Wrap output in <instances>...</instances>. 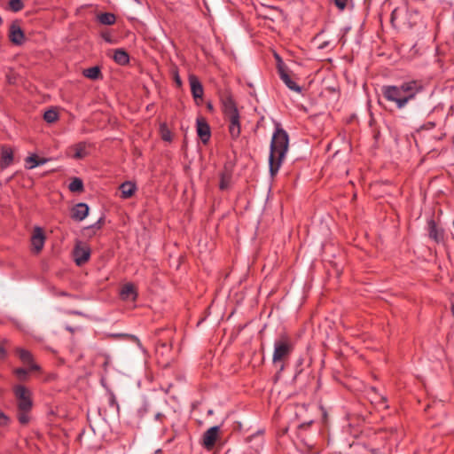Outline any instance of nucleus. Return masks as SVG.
Masks as SVG:
<instances>
[{
  "label": "nucleus",
  "instance_id": "a18cd8bd",
  "mask_svg": "<svg viewBox=\"0 0 454 454\" xmlns=\"http://www.w3.org/2000/svg\"><path fill=\"white\" fill-rule=\"evenodd\" d=\"M452 38H453V42H454V32H453V35H452Z\"/></svg>",
  "mask_w": 454,
  "mask_h": 454
},
{
  "label": "nucleus",
  "instance_id": "c85d7f7f",
  "mask_svg": "<svg viewBox=\"0 0 454 454\" xmlns=\"http://www.w3.org/2000/svg\"><path fill=\"white\" fill-rule=\"evenodd\" d=\"M29 412L30 411H19L17 418H18L19 422L21 425H27L29 422V420H30V417L28 415Z\"/></svg>",
  "mask_w": 454,
  "mask_h": 454
},
{
  "label": "nucleus",
  "instance_id": "7ed1b4c3",
  "mask_svg": "<svg viewBox=\"0 0 454 454\" xmlns=\"http://www.w3.org/2000/svg\"><path fill=\"white\" fill-rule=\"evenodd\" d=\"M220 101L224 119L229 122V133L232 139H237L241 133L240 114L237 104L229 90L221 93Z\"/></svg>",
  "mask_w": 454,
  "mask_h": 454
},
{
  "label": "nucleus",
  "instance_id": "9b49d317",
  "mask_svg": "<svg viewBox=\"0 0 454 454\" xmlns=\"http://www.w3.org/2000/svg\"><path fill=\"white\" fill-rule=\"evenodd\" d=\"M45 242V235L43 233V230L36 226L34 229L32 237H31V245L33 247V250L38 254L42 251Z\"/></svg>",
  "mask_w": 454,
  "mask_h": 454
},
{
  "label": "nucleus",
  "instance_id": "423d86ee",
  "mask_svg": "<svg viewBox=\"0 0 454 454\" xmlns=\"http://www.w3.org/2000/svg\"><path fill=\"white\" fill-rule=\"evenodd\" d=\"M276 58L278 60V72L280 79L286 85V87L289 88L291 90L301 93V87L299 86L298 84H296V82L291 79V77L287 72L286 67H285L281 59L278 57V55H276Z\"/></svg>",
  "mask_w": 454,
  "mask_h": 454
},
{
  "label": "nucleus",
  "instance_id": "4be33fe9",
  "mask_svg": "<svg viewBox=\"0 0 454 454\" xmlns=\"http://www.w3.org/2000/svg\"><path fill=\"white\" fill-rule=\"evenodd\" d=\"M83 75L91 80H98L101 77V70L98 66L84 69L82 72Z\"/></svg>",
  "mask_w": 454,
  "mask_h": 454
},
{
  "label": "nucleus",
  "instance_id": "bb28decb",
  "mask_svg": "<svg viewBox=\"0 0 454 454\" xmlns=\"http://www.w3.org/2000/svg\"><path fill=\"white\" fill-rule=\"evenodd\" d=\"M43 119L48 123H53L59 119V114L54 109H49L44 113Z\"/></svg>",
  "mask_w": 454,
  "mask_h": 454
},
{
  "label": "nucleus",
  "instance_id": "a19ab883",
  "mask_svg": "<svg viewBox=\"0 0 454 454\" xmlns=\"http://www.w3.org/2000/svg\"><path fill=\"white\" fill-rule=\"evenodd\" d=\"M162 138H163L164 140H170V136H169V135H165V134H164V135L162 136Z\"/></svg>",
  "mask_w": 454,
  "mask_h": 454
},
{
  "label": "nucleus",
  "instance_id": "6e6552de",
  "mask_svg": "<svg viewBox=\"0 0 454 454\" xmlns=\"http://www.w3.org/2000/svg\"><path fill=\"white\" fill-rule=\"evenodd\" d=\"M74 262L81 266L89 261L90 257V248L86 245L77 243L73 251Z\"/></svg>",
  "mask_w": 454,
  "mask_h": 454
},
{
  "label": "nucleus",
  "instance_id": "dca6fc26",
  "mask_svg": "<svg viewBox=\"0 0 454 454\" xmlns=\"http://www.w3.org/2000/svg\"><path fill=\"white\" fill-rule=\"evenodd\" d=\"M121 298L124 301H136L137 293L135 286L131 283L125 284L120 291Z\"/></svg>",
  "mask_w": 454,
  "mask_h": 454
},
{
  "label": "nucleus",
  "instance_id": "79ce46f5",
  "mask_svg": "<svg viewBox=\"0 0 454 454\" xmlns=\"http://www.w3.org/2000/svg\"><path fill=\"white\" fill-rule=\"evenodd\" d=\"M371 454H378V451L374 449L371 450Z\"/></svg>",
  "mask_w": 454,
  "mask_h": 454
},
{
  "label": "nucleus",
  "instance_id": "4c0bfd02",
  "mask_svg": "<svg viewBox=\"0 0 454 454\" xmlns=\"http://www.w3.org/2000/svg\"><path fill=\"white\" fill-rule=\"evenodd\" d=\"M58 295H59V296H67V297H71L72 296L70 294H68L67 292H63V291L58 293Z\"/></svg>",
  "mask_w": 454,
  "mask_h": 454
},
{
  "label": "nucleus",
  "instance_id": "f704fd0d",
  "mask_svg": "<svg viewBox=\"0 0 454 454\" xmlns=\"http://www.w3.org/2000/svg\"><path fill=\"white\" fill-rule=\"evenodd\" d=\"M109 403H110L111 406L117 405V402H116L115 396L113 394L110 396Z\"/></svg>",
  "mask_w": 454,
  "mask_h": 454
},
{
  "label": "nucleus",
  "instance_id": "473e14b6",
  "mask_svg": "<svg viewBox=\"0 0 454 454\" xmlns=\"http://www.w3.org/2000/svg\"><path fill=\"white\" fill-rule=\"evenodd\" d=\"M6 357V351L4 347L0 346V360H4Z\"/></svg>",
  "mask_w": 454,
  "mask_h": 454
},
{
  "label": "nucleus",
  "instance_id": "ddd939ff",
  "mask_svg": "<svg viewBox=\"0 0 454 454\" xmlns=\"http://www.w3.org/2000/svg\"><path fill=\"white\" fill-rule=\"evenodd\" d=\"M16 354L24 364L29 366V371H40V366L34 363L33 356L28 350L18 348Z\"/></svg>",
  "mask_w": 454,
  "mask_h": 454
},
{
  "label": "nucleus",
  "instance_id": "f03ea898",
  "mask_svg": "<svg viewBox=\"0 0 454 454\" xmlns=\"http://www.w3.org/2000/svg\"><path fill=\"white\" fill-rule=\"evenodd\" d=\"M288 134L278 123L276 125L270 146L269 165L270 173L272 176H274L278 172L288 151Z\"/></svg>",
  "mask_w": 454,
  "mask_h": 454
},
{
  "label": "nucleus",
  "instance_id": "2f4dec72",
  "mask_svg": "<svg viewBox=\"0 0 454 454\" xmlns=\"http://www.w3.org/2000/svg\"><path fill=\"white\" fill-rule=\"evenodd\" d=\"M8 422L9 418L4 412H0V426H6Z\"/></svg>",
  "mask_w": 454,
  "mask_h": 454
},
{
  "label": "nucleus",
  "instance_id": "aec40b11",
  "mask_svg": "<svg viewBox=\"0 0 454 454\" xmlns=\"http://www.w3.org/2000/svg\"><path fill=\"white\" fill-rule=\"evenodd\" d=\"M98 20L103 25L111 26L116 22V16L112 12H103L98 15Z\"/></svg>",
  "mask_w": 454,
  "mask_h": 454
},
{
  "label": "nucleus",
  "instance_id": "b1692460",
  "mask_svg": "<svg viewBox=\"0 0 454 454\" xmlns=\"http://www.w3.org/2000/svg\"><path fill=\"white\" fill-rule=\"evenodd\" d=\"M1 159H2V166L7 167L9 166L13 160V153L11 149L8 148H3L1 153Z\"/></svg>",
  "mask_w": 454,
  "mask_h": 454
},
{
  "label": "nucleus",
  "instance_id": "9d476101",
  "mask_svg": "<svg viewBox=\"0 0 454 454\" xmlns=\"http://www.w3.org/2000/svg\"><path fill=\"white\" fill-rule=\"evenodd\" d=\"M9 39L15 45H21L25 42V35L17 20L13 21L9 29Z\"/></svg>",
  "mask_w": 454,
  "mask_h": 454
},
{
  "label": "nucleus",
  "instance_id": "1a4fd4ad",
  "mask_svg": "<svg viewBox=\"0 0 454 454\" xmlns=\"http://www.w3.org/2000/svg\"><path fill=\"white\" fill-rule=\"evenodd\" d=\"M189 83L191 87V92L197 105H200V101L202 100L204 95V89L202 83L199 78L194 74L189 75Z\"/></svg>",
  "mask_w": 454,
  "mask_h": 454
},
{
  "label": "nucleus",
  "instance_id": "49530a36",
  "mask_svg": "<svg viewBox=\"0 0 454 454\" xmlns=\"http://www.w3.org/2000/svg\"><path fill=\"white\" fill-rule=\"evenodd\" d=\"M136 2H139L138 0H135Z\"/></svg>",
  "mask_w": 454,
  "mask_h": 454
},
{
  "label": "nucleus",
  "instance_id": "f8f14e48",
  "mask_svg": "<svg viewBox=\"0 0 454 454\" xmlns=\"http://www.w3.org/2000/svg\"><path fill=\"white\" fill-rule=\"evenodd\" d=\"M197 134L203 144H207L211 137L210 127L206 120L202 117L197 118Z\"/></svg>",
  "mask_w": 454,
  "mask_h": 454
},
{
  "label": "nucleus",
  "instance_id": "2eb2a0df",
  "mask_svg": "<svg viewBox=\"0 0 454 454\" xmlns=\"http://www.w3.org/2000/svg\"><path fill=\"white\" fill-rule=\"evenodd\" d=\"M89 206L86 203H78L71 210V217L75 221H82L89 215Z\"/></svg>",
  "mask_w": 454,
  "mask_h": 454
},
{
  "label": "nucleus",
  "instance_id": "0eeeda50",
  "mask_svg": "<svg viewBox=\"0 0 454 454\" xmlns=\"http://www.w3.org/2000/svg\"><path fill=\"white\" fill-rule=\"evenodd\" d=\"M220 427L214 426L208 428L202 435L201 444L207 450H211L215 445L216 441L219 438Z\"/></svg>",
  "mask_w": 454,
  "mask_h": 454
},
{
  "label": "nucleus",
  "instance_id": "72a5a7b5",
  "mask_svg": "<svg viewBox=\"0 0 454 454\" xmlns=\"http://www.w3.org/2000/svg\"><path fill=\"white\" fill-rule=\"evenodd\" d=\"M68 315H77V316H84V314L78 310H69L67 312Z\"/></svg>",
  "mask_w": 454,
  "mask_h": 454
},
{
  "label": "nucleus",
  "instance_id": "c756f323",
  "mask_svg": "<svg viewBox=\"0 0 454 454\" xmlns=\"http://www.w3.org/2000/svg\"><path fill=\"white\" fill-rule=\"evenodd\" d=\"M103 223H104V218L100 217L95 223L88 226L86 229L87 230H90V229H98V230H99L103 226Z\"/></svg>",
  "mask_w": 454,
  "mask_h": 454
},
{
  "label": "nucleus",
  "instance_id": "e433bc0d",
  "mask_svg": "<svg viewBox=\"0 0 454 454\" xmlns=\"http://www.w3.org/2000/svg\"><path fill=\"white\" fill-rule=\"evenodd\" d=\"M175 82H176V83L177 84L178 87H180L182 85V81H181V78L179 77L178 74L176 75Z\"/></svg>",
  "mask_w": 454,
  "mask_h": 454
},
{
  "label": "nucleus",
  "instance_id": "58836bf2",
  "mask_svg": "<svg viewBox=\"0 0 454 454\" xmlns=\"http://www.w3.org/2000/svg\"><path fill=\"white\" fill-rule=\"evenodd\" d=\"M66 330L68 331L71 333H74V331H75V329L74 327L70 326V325H67L66 326Z\"/></svg>",
  "mask_w": 454,
  "mask_h": 454
},
{
  "label": "nucleus",
  "instance_id": "a878e982",
  "mask_svg": "<svg viewBox=\"0 0 454 454\" xmlns=\"http://www.w3.org/2000/svg\"><path fill=\"white\" fill-rule=\"evenodd\" d=\"M32 371H29V367L27 369L25 368H16L13 370L14 375L20 381H27L28 379V373Z\"/></svg>",
  "mask_w": 454,
  "mask_h": 454
},
{
  "label": "nucleus",
  "instance_id": "37998d69",
  "mask_svg": "<svg viewBox=\"0 0 454 454\" xmlns=\"http://www.w3.org/2000/svg\"><path fill=\"white\" fill-rule=\"evenodd\" d=\"M207 108H208V109H210V110H212V109H213V106L211 105V103H208V104H207Z\"/></svg>",
  "mask_w": 454,
  "mask_h": 454
},
{
  "label": "nucleus",
  "instance_id": "4468645a",
  "mask_svg": "<svg viewBox=\"0 0 454 454\" xmlns=\"http://www.w3.org/2000/svg\"><path fill=\"white\" fill-rule=\"evenodd\" d=\"M427 226L429 238L436 243L442 242L444 237L443 230L437 226L434 219H430L427 222Z\"/></svg>",
  "mask_w": 454,
  "mask_h": 454
},
{
  "label": "nucleus",
  "instance_id": "ea45409f",
  "mask_svg": "<svg viewBox=\"0 0 454 454\" xmlns=\"http://www.w3.org/2000/svg\"><path fill=\"white\" fill-rule=\"evenodd\" d=\"M328 44H329V43H328V42H324L323 43H321V44L319 45V47H318V48H319V49H325V48H326V47L328 46Z\"/></svg>",
  "mask_w": 454,
  "mask_h": 454
},
{
  "label": "nucleus",
  "instance_id": "7c9ffc66",
  "mask_svg": "<svg viewBox=\"0 0 454 454\" xmlns=\"http://www.w3.org/2000/svg\"><path fill=\"white\" fill-rule=\"evenodd\" d=\"M334 1V4L340 10V11H343L347 4H348V0H333Z\"/></svg>",
  "mask_w": 454,
  "mask_h": 454
},
{
  "label": "nucleus",
  "instance_id": "39448f33",
  "mask_svg": "<svg viewBox=\"0 0 454 454\" xmlns=\"http://www.w3.org/2000/svg\"><path fill=\"white\" fill-rule=\"evenodd\" d=\"M13 395L17 400L19 411H30L33 407L32 392L23 385H15L12 387Z\"/></svg>",
  "mask_w": 454,
  "mask_h": 454
},
{
  "label": "nucleus",
  "instance_id": "393cba45",
  "mask_svg": "<svg viewBox=\"0 0 454 454\" xmlns=\"http://www.w3.org/2000/svg\"><path fill=\"white\" fill-rule=\"evenodd\" d=\"M68 188L73 192H81L83 191V183L81 178L74 177L69 184Z\"/></svg>",
  "mask_w": 454,
  "mask_h": 454
},
{
  "label": "nucleus",
  "instance_id": "cd10ccee",
  "mask_svg": "<svg viewBox=\"0 0 454 454\" xmlns=\"http://www.w3.org/2000/svg\"><path fill=\"white\" fill-rule=\"evenodd\" d=\"M9 8L14 12H20L24 8V3L22 0H10Z\"/></svg>",
  "mask_w": 454,
  "mask_h": 454
},
{
  "label": "nucleus",
  "instance_id": "c03bdc74",
  "mask_svg": "<svg viewBox=\"0 0 454 454\" xmlns=\"http://www.w3.org/2000/svg\"><path fill=\"white\" fill-rule=\"evenodd\" d=\"M161 416H162V415H161L160 413H158V414L156 415V419H160Z\"/></svg>",
  "mask_w": 454,
  "mask_h": 454
},
{
  "label": "nucleus",
  "instance_id": "f257e3e1",
  "mask_svg": "<svg viewBox=\"0 0 454 454\" xmlns=\"http://www.w3.org/2000/svg\"><path fill=\"white\" fill-rule=\"evenodd\" d=\"M424 90L421 80H408L399 85H384L381 87L383 98L395 103L398 109H403L406 105L415 99L416 96Z\"/></svg>",
  "mask_w": 454,
  "mask_h": 454
},
{
  "label": "nucleus",
  "instance_id": "5701e85b",
  "mask_svg": "<svg viewBox=\"0 0 454 454\" xmlns=\"http://www.w3.org/2000/svg\"><path fill=\"white\" fill-rule=\"evenodd\" d=\"M231 182V173L229 171H223L220 175L219 188L221 190H226L230 187Z\"/></svg>",
  "mask_w": 454,
  "mask_h": 454
},
{
  "label": "nucleus",
  "instance_id": "a211bd4d",
  "mask_svg": "<svg viewBox=\"0 0 454 454\" xmlns=\"http://www.w3.org/2000/svg\"><path fill=\"white\" fill-rule=\"evenodd\" d=\"M136 184L132 182L127 181L120 185L122 199L130 198L136 192Z\"/></svg>",
  "mask_w": 454,
  "mask_h": 454
},
{
  "label": "nucleus",
  "instance_id": "412c9836",
  "mask_svg": "<svg viewBox=\"0 0 454 454\" xmlns=\"http://www.w3.org/2000/svg\"><path fill=\"white\" fill-rule=\"evenodd\" d=\"M26 161L27 164H30V165L27 166V168L32 169L37 166L43 165L44 163H46L48 161V160L45 158H38L37 155L33 154V155L27 157Z\"/></svg>",
  "mask_w": 454,
  "mask_h": 454
},
{
  "label": "nucleus",
  "instance_id": "20e7f679",
  "mask_svg": "<svg viewBox=\"0 0 454 454\" xmlns=\"http://www.w3.org/2000/svg\"><path fill=\"white\" fill-rule=\"evenodd\" d=\"M294 349V342L286 333H281L274 341L272 363L280 364L279 372L285 369L284 361L287 359Z\"/></svg>",
  "mask_w": 454,
  "mask_h": 454
},
{
  "label": "nucleus",
  "instance_id": "f3484780",
  "mask_svg": "<svg viewBox=\"0 0 454 454\" xmlns=\"http://www.w3.org/2000/svg\"><path fill=\"white\" fill-rule=\"evenodd\" d=\"M114 60L121 66H125L129 63V56L128 52L123 49H116L114 51Z\"/></svg>",
  "mask_w": 454,
  "mask_h": 454
},
{
  "label": "nucleus",
  "instance_id": "c9c22d12",
  "mask_svg": "<svg viewBox=\"0 0 454 454\" xmlns=\"http://www.w3.org/2000/svg\"><path fill=\"white\" fill-rule=\"evenodd\" d=\"M102 37L108 43H112V39L109 34L103 33Z\"/></svg>",
  "mask_w": 454,
  "mask_h": 454
},
{
  "label": "nucleus",
  "instance_id": "6ab92c4d",
  "mask_svg": "<svg viewBox=\"0 0 454 454\" xmlns=\"http://www.w3.org/2000/svg\"><path fill=\"white\" fill-rule=\"evenodd\" d=\"M87 145L85 142H80L74 145L73 149L74 151V158L76 160L83 159L87 156L88 153L86 151Z\"/></svg>",
  "mask_w": 454,
  "mask_h": 454
}]
</instances>
